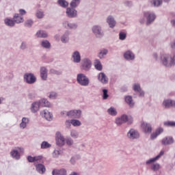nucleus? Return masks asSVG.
Masks as SVG:
<instances>
[{
    "instance_id": "nucleus-4",
    "label": "nucleus",
    "mask_w": 175,
    "mask_h": 175,
    "mask_svg": "<svg viewBox=\"0 0 175 175\" xmlns=\"http://www.w3.org/2000/svg\"><path fill=\"white\" fill-rule=\"evenodd\" d=\"M144 17L146 19V25H150L155 21L157 16L152 11H146L144 12Z\"/></svg>"
},
{
    "instance_id": "nucleus-23",
    "label": "nucleus",
    "mask_w": 175,
    "mask_h": 175,
    "mask_svg": "<svg viewBox=\"0 0 175 175\" xmlns=\"http://www.w3.org/2000/svg\"><path fill=\"white\" fill-rule=\"evenodd\" d=\"M40 77L44 81H47L48 78V70L46 67L40 68Z\"/></svg>"
},
{
    "instance_id": "nucleus-5",
    "label": "nucleus",
    "mask_w": 175,
    "mask_h": 175,
    "mask_svg": "<svg viewBox=\"0 0 175 175\" xmlns=\"http://www.w3.org/2000/svg\"><path fill=\"white\" fill-rule=\"evenodd\" d=\"M92 32H93L96 38L101 39L105 36V32H103V29L99 25H94L92 27Z\"/></svg>"
},
{
    "instance_id": "nucleus-41",
    "label": "nucleus",
    "mask_w": 175,
    "mask_h": 175,
    "mask_svg": "<svg viewBox=\"0 0 175 175\" xmlns=\"http://www.w3.org/2000/svg\"><path fill=\"white\" fill-rule=\"evenodd\" d=\"M40 45L44 49H51V43L47 40H42Z\"/></svg>"
},
{
    "instance_id": "nucleus-3",
    "label": "nucleus",
    "mask_w": 175,
    "mask_h": 175,
    "mask_svg": "<svg viewBox=\"0 0 175 175\" xmlns=\"http://www.w3.org/2000/svg\"><path fill=\"white\" fill-rule=\"evenodd\" d=\"M77 83L82 87H88L90 85V79L85 74L77 75Z\"/></svg>"
},
{
    "instance_id": "nucleus-8",
    "label": "nucleus",
    "mask_w": 175,
    "mask_h": 175,
    "mask_svg": "<svg viewBox=\"0 0 175 175\" xmlns=\"http://www.w3.org/2000/svg\"><path fill=\"white\" fill-rule=\"evenodd\" d=\"M161 106L165 109L175 108V100L165 98L163 100V101H162Z\"/></svg>"
},
{
    "instance_id": "nucleus-37",
    "label": "nucleus",
    "mask_w": 175,
    "mask_h": 175,
    "mask_svg": "<svg viewBox=\"0 0 175 175\" xmlns=\"http://www.w3.org/2000/svg\"><path fill=\"white\" fill-rule=\"evenodd\" d=\"M94 68H96V70L99 72L103 70V65L101 64L100 59L94 60Z\"/></svg>"
},
{
    "instance_id": "nucleus-1",
    "label": "nucleus",
    "mask_w": 175,
    "mask_h": 175,
    "mask_svg": "<svg viewBox=\"0 0 175 175\" xmlns=\"http://www.w3.org/2000/svg\"><path fill=\"white\" fill-rule=\"evenodd\" d=\"M161 62L166 68L175 66V52L173 55L162 54L161 56Z\"/></svg>"
},
{
    "instance_id": "nucleus-58",
    "label": "nucleus",
    "mask_w": 175,
    "mask_h": 175,
    "mask_svg": "<svg viewBox=\"0 0 175 175\" xmlns=\"http://www.w3.org/2000/svg\"><path fill=\"white\" fill-rule=\"evenodd\" d=\"M57 97V93L52 92L51 94H49V98L51 99H55Z\"/></svg>"
},
{
    "instance_id": "nucleus-19",
    "label": "nucleus",
    "mask_w": 175,
    "mask_h": 175,
    "mask_svg": "<svg viewBox=\"0 0 175 175\" xmlns=\"http://www.w3.org/2000/svg\"><path fill=\"white\" fill-rule=\"evenodd\" d=\"M71 57H72L73 63L79 64L81 62V57L80 52H79L78 51H74L72 53Z\"/></svg>"
},
{
    "instance_id": "nucleus-35",
    "label": "nucleus",
    "mask_w": 175,
    "mask_h": 175,
    "mask_svg": "<svg viewBox=\"0 0 175 175\" xmlns=\"http://www.w3.org/2000/svg\"><path fill=\"white\" fill-rule=\"evenodd\" d=\"M4 24H5L7 27H15V25L17 24V23L12 20L11 18H6L5 19H4Z\"/></svg>"
},
{
    "instance_id": "nucleus-39",
    "label": "nucleus",
    "mask_w": 175,
    "mask_h": 175,
    "mask_svg": "<svg viewBox=\"0 0 175 175\" xmlns=\"http://www.w3.org/2000/svg\"><path fill=\"white\" fill-rule=\"evenodd\" d=\"M107 113H108L109 115L115 117L118 115V111H116V109L114 107H111L107 110Z\"/></svg>"
},
{
    "instance_id": "nucleus-43",
    "label": "nucleus",
    "mask_w": 175,
    "mask_h": 175,
    "mask_svg": "<svg viewBox=\"0 0 175 175\" xmlns=\"http://www.w3.org/2000/svg\"><path fill=\"white\" fill-rule=\"evenodd\" d=\"M163 126L167 127L175 128V122L170 120L164 122Z\"/></svg>"
},
{
    "instance_id": "nucleus-7",
    "label": "nucleus",
    "mask_w": 175,
    "mask_h": 175,
    "mask_svg": "<svg viewBox=\"0 0 175 175\" xmlns=\"http://www.w3.org/2000/svg\"><path fill=\"white\" fill-rule=\"evenodd\" d=\"M126 137L131 140L139 139L140 137V133L137 130L135 129H131L128 131V133H126Z\"/></svg>"
},
{
    "instance_id": "nucleus-36",
    "label": "nucleus",
    "mask_w": 175,
    "mask_h": 175,
    "mask_svg": "<svg viewBox=\"0 0 175 175\" xmlns=\"http://www.w3.org/2000/svg\"><path fill=\"white\" fill-rule=\"evenodd\" d=\"M52 175H66V169H55L52 170Z\"/></svg>"
},
{
    "instance_id": "nucleus-40",
    "label": "nucleus",
    "mask_w": 175,
    "mask_h": 175,
    "mask_svg": "<svg viewBox=\"0 0 175 175\" xmlns=\"http://www.w3.org/2000/svg\"><path fill=\"white\" fill-rule=\"evenodd\" d=\"M57 3L62 8H68V3L66 0H58V1H57Z\"/></svg>"
},
{
    "instance_id": "nucleus-59",
    "label": "nucleus",
    "mask_w": 175,
    "mask_h": 175,
    "mask_svg": "<svg viewBox=\"0 0 175 175\" xmlns=\"http://www.w3.org/2000/svg\"><path fill=\"white\" fill-rule=\"evenodd\" d=\"M14 77V75L13 74L12 72H8L7 74L6 79L11 80V79H13Z\"/></svg>"
},
{
    "instance_id": "nucleus-49",
    "label": "nucleus",
    "mask_w": 175,
    "mask_h": 175,
    "mask_svg": "<svg viewBox=\"0 0 175 175\" xmlns=\"http://www.w3.org/2000/svg\"><path fill=\"white\" fill-rule=\"evenodd\" d=\"M33 25V21L32 19H27L26 21H25V23L24 24V25L26 27H28V28H31L32 27Z\"/></svg>"
},
{
    "instance_id": "nucleus-16",
    "label": "nucleus",
    "mask_w": 175,
    "mask_h": 175,
    "mask_svg": "<svg viewBox=\"0 0 175 175\" xmlns=\"http://www.w3.org/2000/svg\"><path fill=\"white\" fill-rule=\"evenodd\" d=\"M63 25L66 29L76 30L78 27V25L75 23H70L69 21H64Z\"/></svg>"
},
{
    "instance_id": "nucleus-31",
    "label": "nucleus",
    "mask_w": 175,
    "mask_h": 175,
    "mask_svg": "<svg viewBox=\"0 0 175 175\" xmlns=\"http://www.w3.org/2000/svg\"><path fill=\"white\" fill-rule=\"evenodd\" d=\"M10 156L14 159L18 161L21 159V154L16 149L12 150L10 152Z\"/></svg>"
},
{
    "instance_id": "nucleus-60",
    "label": "nucleus",
    "mask_w": 175,
    "mask_h": 175,
    "mask_svg": "<svg viewBox=\"0 0 175 175\" xmlns=\"http://www.w3.org/2000/svg\"><path fill=\"white\" fill-rule=\"evenodd\" d=\"M27 160L28 161L29 163H33L36 162L35 159L32 156H28L27 157Z\"/></svg>"
},
{
    "instance_id": "nucleus-6",
    "label": "nucleus",
    "mask_w": 175,
    "mask_h": 175,
    "mask_svg": "<svg viewBox=\"0 0 175 175\" xmlns=\"http://www.w3.org/2000/svg\"><path fill=\"white\" fill-rule=\"evenodd\" d=\"M81 117V111L80 109H73L67 111V118L79 120Z\"/></svg>"
},
{
    "instance_id": "nucleus-63",
    "label": "nucleus",
    "mask_w": 175,
    "mask_h": 175,
    "mask_svg": "<svg viewBox=\"0 0 175 175\" xmlns=\"http://www.w3.org/2000/svg\"><path fill=\"white\" fill-rule=\"evenodd\" d=\"M33 157L35 161H39L41 159H42V158H43L42 156H35V157Z\"/></svg>"
},
{
    "instance_id": "nucleus-51",
    "label": "nucleus",
    "mask_w": 175,
    "mask_h": 175,
    "mask_svg": "<svg viewBox=\"0 0 175 175\" xmlns=\"http://www.w3.org/2000/svg\"><path fill=\"white\" fill-rule=\"evenodd\" d=\"M36 16L38 19H42L44 17V12L41 10H37Z\"/></svg>"
},
{
    "instance_id": "nucleus-45",
    "label": "nucleus",
    "mask_w": 175,
    "mask_h": 175,
    "mask_svg": "<svg viewBox=\"0 0 175 175\" xmlns=\"http://www.w3.org/2000/svg\"><path fill=\"white\" fill-rule=\"evenodd\" d=\"M80 5V0H72L70 2V8H76Z\"/></svg>"
},
{
    "instance_id": "nucleus-32",
    "label": "nucleus",
    "mask_w": 175,
    "mask_h": 175,
    "mask_svg": "<svg viewBox=\"0 0 175 175\" xmlns=\"http://www.w3.org/2000/svg\"><path fill=\"white\" fill-rule=\"evenodd\" d=\"M109 51L107 49H102L98 53V57L99 59H104L105 56L107 55Z\"/></svg>"
},
{
    "instance_id": "nucleus-48",
    "label": "nucleus",
    "mask_w": 175,
    "mask_h": 175,
    "mask_svg": "<svg viewBox=\"0 0 175 175\" xmlns=\"http://www.w3.org/2000/svg\"><path fill=\"white\" fill-rule=\"evenodd\" d=\"M70 122L73 126H80L81 125V122L79 120L73 119L70 120Z\"/></svg>"
},
{
    "instance_id": "nucleus-46",
    "label": "nucleus",
    "mask_w": 175,
    "mask_h": 175,
    "mask_svg": "<svg viewBox=\"0 0 175 175\" xmlns=\"http://www.w3.org/2000/svg\"><path fill=\"white\" fill-rule=\"evenodd\" d=\"M108 98H109L108 90L107 89L102 90V99L105 100H107Z\"/></svg>"
},
{
    "instance_id": "nucleus-17",
    "label": "nucleus",
    "mask_w": 175,
    "mask_h": 175,
    "mask_svg": "<svg viewBox=\"0 0 175 175\" xmlns=\"http://www.w3.org/2000/svg\"><path fill=\"white\" fill-rule=\"evenodd\" d=\"M141 127L143 129L144 132L146 133H151L152 131V127L150 123L142 122L141 123Z\"/></svg>"
},
{
    "instance_id": "nucleus-33",
    "label": "nucleus",
    "mask_w": 175,
    "mask_h": 175,
    "mask_svg": "<svg viewBox=\"0 0 175 175\" xmlns=\"http://www.w3.org/2000/svg\"><path fill=\"white\" fill-rule=\"evenodd\" d=\"M36 36L38 38H47L49 36L44 30H38L36 33Z\"/></svg>"
},
{
    "instance_id": "nucleus-22",
    "label": "nucleus",
    "mask_w": 175,
    "mask_h": 175,
    "mask_svg": "<svg viewBox=\"0 0 175 175\" xmlns=\"http://www.w3.org/2000/svg\"><path fill=\"white\" fill-rule=\"evenodd\" d=\"M40 115L45 118V119L48 121H53V113H51L50 111H49L48 110H44L40 112Z\"/></svg>"
},
{
    "instance_id": "nucleus-28",
    "label": "nucleus",
    "mask_w": 175,
    "mask_h": 175,
    "mask_svg": "<svg viewBox=\"0 0 175 175\" xmlns=\"http://www.w3.org/2000/svg\"><path fill=\"white\" fill-rule=\"evenodd\" d=\"M40 107L42 106L34 101L31 105V112L33 113H37L40 110Z\"/></svg>"
},
{
    "instance_id": "nucleus-34",
    "label": "nucleus",
    "mask_w": 175,
    "mask_h": 175,
    "mask_svg": "<svg viewBox=\"0 0 175 175\" xmlns=\"http://www.w3.org/2000/svg\"><path fill=\"white\" fill-rule=\"evenodd\" d=\"M36 102L39 105H40V106L42 107H50L51 106L50 102L46 98H42L41 100H39V101H36Z\"/></svg>"
},
{
    "instance_id": "nucleus-44",
    "label": "nucleus",
    "mask_w": 175,
    "mask_h": 175,
    "mask_svg": "<svg viewBox=\"0 0 175 175\" xmlns=\"http://www.w3.org/2000/svg\"><path fill=\"white\" fill-rule=\"evenodd\" d=\"M163 126L167 127L175 128V122L170 120L164 122Z\"/></svg>"
},
{
    "instance_id": "nucleus-50",
    "label": "nucleus",
    "mask_w": 175,
    "mask_h": 175,
    "mask_svg": "<svg viewBox=\"0 0 175 175\" xmlns=\"http://www.w3.org/2000/svg\"><path fill=\"white\" fill-rule=\"evenodd\" d=\"M70 136L73 139H77L79 137V133L76 130H71L70 131Z\"/></svg>"
},
{
    "instance_id": "nucleus-2",
    "label": "nucleus",
    "mask_w": 175,
    "mask_h": 175,
    "mask_svg": "<svg viewBox=\"0 0 175 175\" xmlns=\"http://www.w3.org/2000/svg\"><path fill=\"white\" fill-rule=\"evenodd\" d=\"M114 123L117 126H121L124 124L128 123V125L133 124V119H130L126 114H122L120 117L116 118Z\"/></svg>"
},
{
    "instance_id": "nucleus-38",
    "label": "nucleus",
    "mask_w": 175,
    "mask_h": 175,
    "mask_svg": "<svg viewBox=\"0 0 175 175\" xmlns=\"http://www.w3.org/2000/svg\"><path fill=\"white\" fill-rule=\"evenodd\" d=\"M151 6L154 8H159L163 5V0H150V1Z\"/></svg>"
},
{
    "instance_id": "nucleus-64",
    "label": "nucleus",
    "mask_w": 175,
    "mask_h": 175,
    "mask_svg": "<svg viewBox=\"0 0 175 175\" xmlns=\"http://www.w3.org/2000/svg\"><path fill=\"white\" fill-rule=\"evenodd\" d=\"M170 46H171L172 49H175V40L171 42Z\"/></svg>"
},
{
    "instance_id": "nucleus-14",
    "label": "nucleus",
    "mask_w": 175,
    "mask_h": 175,
    "mask_svg": "<svg viewBox=\"0 0 175 175\" xmlns=\"http://www.w3.org/2000/svg\"><path fill=\"white\" fill-rule=\"evenodd\" d=\"M66 16L69 18H75L77 17V10L75 8H67Z\"/></svg>"
},
{
    "instance_id": "nucleus-10",
    "label": "nucleus",
    "mask_w": 175,
    "mask_h": 175,
    "mask_svg": "<svg viewBox=\"0 0 175 175\" xmlns=\"http://www.w3.org/2000/svg\"><path fill=\"white\" fill-rule=\"evenodd\" d=\"M92 66V62L88 57L84 58L82 59L81 67L82 70L85 72H89Z\"/></svg>"
},
{
    "instance_id": "nucleus-26",
    "label": "nucleus",
    "mask_w": 175,
    "mask_h": 175,
    "mask_svg": "<svg viewBox=\"0 0 175 175\" xmlns=\"http://www.w3.org/2000/svg\"><path fill=\"white\" fill-rule=\"evenodd\" d=\"M12 21H15L16 24H21L25 22V19L23 16H20L19 14H14L13 18H12Z\"/></svg>"
},
{
    "instance_id": "nucleus-27",
    "label": "nucleus",
    "mask_w": 175,
    "mask_h": 175,
    "mask_svg": "<svg viewBox=\"0 0 175 175\" xmlns=\"http://www.w3.org/2000/svg\"><path fill=\"white\" fill-rule=\"evenodd\" d=\"M107 23H108L109 28L113 29L116 27V21L113 16H109L107 18Z\"/></svg>"
},
{
    "instance_id": "nucleus-29",
    "label": "nucleus",
    "mask_w": 175,
    "mask_h": 175,
    "mask_svg": "<svg viewBox=\"0 0 175 175\" xmlns=\"http://www.w3.org/2000/svg\"><path fill=\"white\" fill-rule=\"evenodd\" d=\"M124 102H126V103L128 104L131 108L135 107V101H133V97L131 96H125Z\"/></svg>"
},
{
    "instance_id": "nucleus-21",
    "label": "nucleus",
    "mask_w": 175,
    "mask_h": 175,
    "mask_svg": "<svg viewBox=\"0 0 175 175\" xmlns=\"http://www.w3.org/2000/svg\"><path fill=\"white\" fill-rule=\"evenodd\" d=\"M36 167V171L39 174H44L46 172V167L42 163H37L34 165Z\"/></svg>"
},
{
    "instance_id": "nucleus-15",
    "label": "nucleus",
    "mask_w": 175,
    "mask_h": 175,
    "mask_svg": "<svg viewBox=\"0 0 175 175\" xmlns=\"http://www.w3.org/2000/svg\"><path fill=\"white\" fill-rule=\"evenodd\" d=\"M98 81L100 82L102 85H107L109 83V78L105 72H99L98 74Z\"/></svg>"
},
{
    "instance_id": "nucleus-11",
    "label": "nucleus",
    "mask_w": 175,
    "mask_h": 175,
    "mask_svg": "<svg viewBox=\"0 0 175 175\" xmlns=\"http://www.w3.org/2000/svg\"><path fill=\"white\" fill-rule=\"evenodd\" d=\"M132 90L139 94V98L145 97V91L142 89L140 83H133V85H132Z\"/></svg>"
},
{
    "instance_id": "nucleus-54",
    "label": "nucleus",
    "mask_w": 175,
    "mask_h": 175,
    "mask_svg": "<svg viewBox=\"0 0 175 175\" xmlns=\"http://www.w3.org/2000/svg\"><path fill=\"white\" fill-rule=\"evenodd\" d=\"M65 142H66V145L68 146H71L74 144L73 139L70 137L66 138Z\"/></svg>"
},
{
    "instance_id": "nucleus-42",
    "label": "nucleus",
    "mask_w": 175,
    "mask_h": 175,
    "mask_svg": "<svg viewBox=\"0 0 175 175\" xmlns=\"http://www.w3.org/2000/svg\"><path fill=\"white\" fill-rule=\"evenodd\" d=\"M51 147V144H49L48 142L44 141L42 142L40 144V148L42 150H47L48 148H50Z\"/></svg>"
},
{
    "instance_id": "nucleus-20",
    "label": "nucleus",
    "mask_w": 175,
    "mask_h": 175,
    "mask_svg": "<svg viewBox=\"0 0 175 175\" xmlns=\"http://www.w3.org/2000/svg\"><path fill=\"white\" fill-rule=\"evenodd\" d=\"M163 154H165V152L163 150H161V152H159V154L158 155H157L154 158H151L150 159L146 161V165H152V163H155V161L157 160H158L159 159H160L161 157L163 155Z\"/></svg>"
},
{
    "instance_id": "nucleus-24",
    "label": "nucleus",
    "mask_w": 175,
    "mask_h": 175,
    "mask_svg": "<svg viewBox=\"0 0 175 175\" xmlns=\"http://www.w3.org/2000/svg\"><path fill=\"white\" fill-rule=\"evenodd\" d=\"M70 32L68 30H66V32L61 36L62 43L66 44L70 41Z\"/></svg>"
},
{
    "instance_id": "nucleus-25",
    "label": "nucleus",
    "mask_w": 175,
    "mask_h": 175,
    "mask_svg": "<svg viewBox=\"0 0 175 175\" xmlns=\"http://www.w3.org/2000/svg\"><path fill=\"white\" fill-rule=\"evenodd\" d=\"M163 133V128L159 127L154 131V133H152L150 135V139H155L158 136Z\"/></svg>"
},
{
    "instance_id": "nucleus-47",
    "label": "nucleus",
    "mask_w": 175,
    "mask_h": 175,
    "mask_svg": "<svg viewBox=\"0 0 175 175\" xmlns=\"http://www.w3.org/2000/svg\"><path fill=\"white\" fill-rule=\"evenodd\" d=\"M49 74L59 76V75H62V71L56 70L54 68H51V70H49Z\"/></svg>"
},
{
    "instance_id": "nucleus-61",
    "label": "nucleus",
    "mask_w": 175,
    "mask_h": 175,
    "mask_svg": "<svg viewBox=\"0 0 175 175\" xmlns=\"http://www.w3.org/2000/svg\"><path fill=\"white\" fill-rule=\"evenodd\" d=\"M18 13H19L18 14L19 16H25V14H27V12H26V10H25L23 9H19Z\"/></svg>"
},
{
    "instance_id": "nucleus-62",
    "label": "nucleus",
    "mask_w": 175,
    "mask_h": 175,
    "mask_svg": "<svg viewBox=\"0 0 175 175\" xmlns=\"http://www.w3.org/2000/svg\"><path fill=\"white\" fill-rule=\"evenodd\" d=\"M66 125V129H70L71 127V122L69 120H66V122L64 123Z\"/></svg>"
},
{
    "instance_id": "nucleus-9",
    "label": "nucleus",
    "mask_w": 175,
    "mask_h": 175,
    "mask_svg": "<svg viewBox=\"0 0 175 175\" xmlns=\"http://www.w3.org/2000/svg\"><path fill=\"white\" fill-rule=\"evenodd\" d=\"M23 79L29 85H33L36 81V77L33 73L24 74Z\"/></svg>"
},
{
    "instance_id": "nucleus-13",
    "label": "nucleus",
    "mask_w": 175,
    "mask_h": 175,
    "mask_svg": "<svg viewBox=\"0 0 175 175\" xmlns=\"http://www.w3.org/2000/svg\"><path fill=\"white\" fill-rule=\"evenodd\" d=\"M123 57L124 59L129 62H133L135 59V54L133 52V51L128 50L124 51L123 54Z\"/></svg>"
},
{
    "instance_id": "nucleus-56",
    "label": "nucleus",
    "mask_w": 175,
    "mask_h": 175,
    "mask_svg": "<svg viewBox=\"0 0 175 175\" xmlns=\"http://www.w3.org/2000/svg\"><path fill=\"white\" fill-rule=\"evenodd\" d=\"M160 169V164L159 163H154L153 165H152V170L154 172L158 171Z\"/></svg>"
},
{
    "instance_id": "nucleus-12",
    "label": "nucleus",
    "mask_w": 175,
    "mask_h": 175,
    "mask_svg": "<svg viewBox=\"0 0 175 175\" xmlns=\"http://www.w3.org/2000/svg\"><path fill=\"white\" fill-rule=\"evenodd\" d=\"M65 138L59 131L55 133V142L56 145L59 147H63L65 145Z\"/></svg>"
},
{
    "instance_id": "nucleus-30",
    "label": "nucleus",
    "mask_w": 175,
    "mask_h": 175,
    "mask_svg": "<svg viewBox=\"0 0 175 175\" xmlns=\"http://www.w3.org/2000/svg\"><path fill=\"white\" fill-rule=\"evenodd\" d=\"M29 124V118H22L21 122L19 124V127L22 129H26L27 125Z\"/></svg>"
},
{
    "instance_id": "nucleus-52",
    "label": "nucleus",
    "mask_w": 175,
    "mask_h": 175,
    "mask_svg": "<svg viewBox=\"0 0 175 175\" xmlns=\"http://www.w3.org/2000/svg\"><path fill=\"white\" fill-rule=\"evenodd\" d=\"M78 159H80V156L77 155V156L72 157L70 159V163H71L72 165H75L76 161H77Z\"/></svg>"
},
{
    "instance_id": "nucleus-55",
    "label": "nucleus",
    "mask_w": 175,
    "mask_h": 175,
    "mask_svg": "<svg viewBox=\"0 0 175 175\" xmlns=\"http://www.w3.org/2000/svg\"><path fill=\"white\" fill-rule=\"evenodd\" d=\"M126 38V34L125 32L119 33V40L124 41Z\"/></svg>"
},
{
    "instance_id": "nucleus-57",
    "label": "nucleus",
    "mask_w": 175,
    "mask_h": 175,
    "mask_svg": "<svg viewBox=\"0 0 175 175\" xmlns=\"http://www.w3.org/2000/svg\"><path fill=\"white\" fill-rule=\"evenodd\" d=\"M19 49H21L22 50L27 49V44L25 41H23L21 42V46H19Z\"/></svg>"
},
{
    "instance_id": "nucleus-18",
    "label": "nucleus",
    "mask_w": 175,
    "mask_h": 175,
    "mask_svg": "<svg viewBox=\"0 0 175 175\" xmlns=\"http://www.w3.org/2000/svg\"><path fill=\"white\" fill-rule=\"evenodd\" d=\"M174 140L172 136H166L161 139V144L163 146L173 145Z\"/></svg>"
},
{
    "instance_id": "nucleus-53",
    "label": "nucleus",
    "mask_w": 175,
    "mask_h": 175,
    "mask_svg": "<svg viewBox=\"0 0 175 175\" xmlns=\"http://www.w3.org/2000/svg\"><path fill=\"white\" fill-rule=\"evenodd\" d=\"M60 155V150H54L53 152H52V157L53 158H58Z\"/></svg>"
}]
</instances>
